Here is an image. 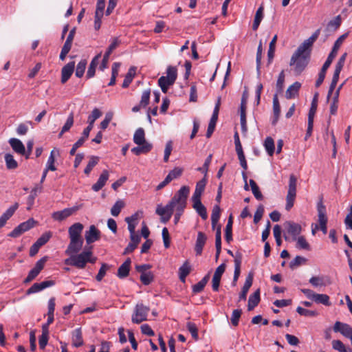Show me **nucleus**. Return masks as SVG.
<instances>
[{"label":"nucleus","instance_id":"f257e3e1","mask_svg":"<svg viewBox=\"0 0 352 352\" xmlns=\"http://www.w3.org/2000/svg\"><path fill=\"white\" fill-rule=\"evenodd\" d=\"M189 193V187L183 186L164 207L161 205L157 206L155 212L161 217V221L162 223H166L170 220L174 210H184L187 205V199Z\"/></svg>","mask_w":352,"mask_h":352},{"label":"nucleus","instance_id":"f03ea898","mask_svg":"<svg viewBox=\"0 0 352 352\" xmlns=\"http://www.w3.org/2000/svg\"><path fill=\"white\" fill-rule=\"evenodd\" d=\"M311 53L309 50L298 46L292 54L289 65L294 67L293 70L296 75H300L305 69L309 63Z\"/></svg>","mask_w":352,"mask_h":352},{"label":"nucleus","instance_id":"7ed1b4c3","mask_svg":"<svg viewBox=\"0 0 352 352\" xmlns=\"http://www.w3.org/2000/svg\"><path fill=\"white\" fill-rule=\"evenodd\" d=\"M89 255L87 250H85L79 254H71L69 256V258L65 260V264L76 267L78 269H84L87 263Z\"/></svg>","mask_w":352,"mask_h":352},{"label":"nucleus","instance_id":"20e7f679","mask_svg":"<svg viewBox=\"0 0 352 352\" xmlns=\"http://www.w3.org/2000/svg\"><path fill=\"white\" fill-rule=\"evenodd\" d=\"M296 184L297 178L293 174L289 176V188L286 197V206L285 209L289 211L294 206V200L296 195Z\"/></svg>","mask_w":352,"mask_h":352},{"label":"nucleus","instance_id":"39448f33","mask_svg":"<svg viewBox=\"0 0 352 352\" xmlns=\"http://www.w3.org/2000/svg\"><path fill=\"white\" fill-rule=\"evenodd\" d=\"M150 311L148 307L142 303L136 305L132 315L131 320L135 324H140L147 320V316Z\"/></svg>","mask_w":352,"mask_h":352},{"label":"nucleus","instance_id":"423d86ee","mask_svg":"<svg viewBox=\"0 0 352 352\" xmlns=\"http://www.w3.org/2000/svg\"><path fill=\"white\" fill-rule=\"evenodd\" d=\"M283 226L285 229V232H284L283 235L285 240H289V237L287 234H290L292 236L293 240H296V236L301 232V226L291 221L285 222Z\"/></svg>","mask_w":352,"mask_h":352},{"label":"nucleus","instance_id":"0eeeda50","mask_svg":"<svg viewBox=\"0 0 352 352\" xmlns=\"http://www.w3.org/2000/svg\"><path fill=\"white\" fill-rule=\"evenodd\" d=\"M348 33H345L342 35H341L334 43L333 47L331 50V52L329 53L327 60L324 62V65L329 67L331 64L332 63L333 60L335 58V57L337 55L338 51L341 46L342 42L347 37Z\"/></svg>","mask_w":352,"mask_h":352},{"label":"nucleus","instance_id":"6e6552de","mask_svg":"<svg viewBox=\"0 0 352 352\" xmlns=\"http://www.w3.org/2000/svg\"><path fill=\"white\" fill-rule=\"evenodd\" d=\"M333 331L340 332L342 336L350 339L352 345V327L349 324L337 321L334 324Z\"/></svg>","mask_w":352,"mask_h":352},{"label":"nucleus","instance_id":"1a4fd4ad","mask_svg":"<svg viewBox=\"0 0 352 352\" xmlns=\"http://www.w3.org/2000/svg\"><path fill=\"white\" fill-rule=\"evenodd\" d=\"M80 206H76L72 208H65L63 210L56 211L52 213V217L56 221H61L69 216L72 215L74 212L78 210Z\"/></svg>","mask_w":352,"mask_h":352},{"label":"nucleus","instance_id":"9d476101","mask_svg":"<svg viewBox=\"0 0 352 352\" xmlns=\"http://www.w3.org/2000/svg\"><path fill=\"white\" fill-rule=\"evenodd\" d=\"M101 116V112L100 111L96 108L94 109L92 112H91V114L88 117V119H87V122H88V126L83 130V132H82V135H84V138H87L89 137V133L90 131H91V129H93V126H94V124L95 122V121L99 118Z\"/></svg>","mask_w":352,"mask_h":352},{"label":"nucleus","instance_id":"9b49d317","mask_svg":"<svg viewBox=\"0 0 352 352\" xmlns=\"http://www.w3.org/2000/svg\"><path fill=\"white\" fill-rule=\"evenodd\" d=\"M83 228L84 226L81 223H75L72 225L68 229L69 240L83 239L81 235Z\"/></svg>","mask_w":352,"mask_h":352},{"label":"nucleus","instance_id":"f8f14e48","mask_svg":"<svg viewBox=\"0 0 352 352\" xmlns=\"http://www.w3.org/2000/svg\"><path fill=\"white\" fill-rule=\"evenodd\" d=\"M85 237L87 243L91 244L100 239V231L94 225H91L89 230L85 232Z\"/></svg>","mask_w":352,"mask_h":352},{"label":"nucleus","instance_id":"ddd939ff","mask_svg":"<svg viewBox=\"0 0 352 352\" xmlns=\"http://www.w3.org/2000/svg\"><path fill=\"white\" fill-rule=\"evenodd\" d=\"M54 285V281L53 280H45L41 283H35L26 291V294L30 295L39 292L47 287L53 286Z\"/></svg>","mask_w":352,"mask_h":352},{"label":"nucleus","instance_id":"4468645a","mask_svg":"<svg viewBox=\"0 0 352 352\" xmlns=\"http://www.w3.org/2000/svg\"><path fill=\"white\" fill-rule=\"evenodd\" d=\"M83 242V239L69 240V243L65 252V254L69 256L78 253L82 248Z\"/></svg>","mask_w":352,"mask_h":352},{"label":"nucleus","instance_id":"2eb2a0df","mask_svg":"<svg viewBox=\"0 0 352 352\" xmlns=\"http://www.w3.org/2000/svg\"><path fill=\"white\" fill-rule=\"evenodd\" d=\"M75 62L72 61L65 65L61 69V83L65 84L74 73Z\"/></svg>","mask_w":352,"mask_h":352},{"label":"nucleus","instance_id":"dca6fc26","mask_svg":"<svg viewBox=\"0 0 352 352\" xmlns=\"http://www.w3.org/2000/svg\"><path fill=\"white\" fill-rule=\"evenodd\" d=\"M109 175L108 170H104L100 175L96 183L92 186L91 189L95 192H98L101 190L105 185L107 181L109 179Z\"/></svg>","mask_w":352,"mask_h":352},{"label":"nucleus","instance_id":"f3484780","mask_svg":"<svg viewBox=\"0 0 352 352\" xmlns=\"http://www.w3.org/2000/svg\"><path fill=\"white\" fill-rule=\"evenodd\" d=\"M207 236L202 232H199L197 234V238L195 243V251L197 255H201L203 251L204 246L206 242Z\"/></svg>","mask_w":352,"mask_h":352},{"label":"nucleus","instance_id":"a211bd4d","mask_svg":"<svg viewBox=\"0 0 352 352\" xmlns=\"http://www.w3.org/2000/svg\"><path fill=\"white\" fill-rule=\"evenodd\" d=\"M19 208V204L15 203L10 206L0 217V228L3 227L7 221L14 214Z\"/></svg>","mask_w":352,"mask_h":352},{"label":"nucleus","instance_id":"6ab92c4d","mask_svg":"<svg viewBox=\"0 0 352 352\" xmlns=\"http://www.w3.org/2000/svg\"><path fill=\"white\" fill-rule=\"evenodd\" d=\"M320 33V30L318 29L316 30L313 34L308 38L307 39L305 40L302 44H300L299 46L302 47L304 49H306L307 50H309L311 52L312 50V45L317 40Z\"/></svg>","mask_w":352,"mask_h":352},{"label":"nucleus","instance_id":"aec40b11","mask_svg":"<svg viewBox=\"0 0 352 352\" xmlns=\"http://www.w3.org/2000/svg\"><path fill=\"white\" fill-rule=\"evenodd\" d=\"M253 282V275L252 274H249L246 277L245 283L242 287V290L239 294V300H246L247 294L251 287Z\"/></svg>","mask_w":352,"mask_h":352},{"label":"nucleus","instance_id":"412c9836","mask_svg":"<svg viewBox=\"0 0 352 352\" xmlns=\"http://www.w3.org/2000/svg\"><path fill=\"white\" fill-rule=\"evenodd\" d=\"M131 261L128 258L119 267L117 276L120 278H124L128 276L130 271Z\"/></svg>","mask_w":352,"mask_h":352},{"label":"nucleus","instance_id":"4be33fe9","mask_svg":"<svg viewBox=\"0 0 352 352\" xmlns=\"http://www.w3.org/2000/svg\"><path fill=\"white\" fill-rule=\"evenodd\" d=\"M9 144L16 153L20 155H24L25 153V148L20 140L11 138L9 140Z\"/></svg>","mask_w":352,"mask_h":352},{"label":"nucleus","instance_id":"5701e85b","mask_svg":"<svg viewBox=\"0 0 352 352\" xmlns=\"http://www.w3.org/2000/svg\"><path fill=\"white\" fill-rule=\"evenodd\" d=\"M234 277L233 282H237L238 278L240 276L241 273V265L242 263V254L240 252H236L235 254L234 258Z\"/></svg>","mask_w":352,"mask_h":352},{"label":"nucleus","instance_id":"b1692460","mask_svg":"<svg viewBox=\"0 0 352 352\" xmlns=\"http://www.w3.org/2000/svg\"><path fill=\"white\" fill-rule=\"evenodd\" d=\"M72 345L75 347H80L83 345L82 334L81 328H77L72 331Z\"/></svg>","mask_w":352,"mask_h":352},{"label":"nucleus","instance_id":"393cba45","mask_svg":"<svg viewBox=\"0 0 352 352\" xmlns=\"http://www.w3.org/2000/svg\"><path fill=\"white\" fill-rule=\"evenodd\" d=\"M206 183V182L204 179L197 183L195 192L192 197V201H201V196L205 189Z\"/></svg>","mask_w":352,"mask_h":352},{"label":"nucleus","instance_id":"a878e982","mask_svg":"<svg viewBox=\"0 0 352 352\" xmlns=\"http://www.w3.org/2000/svg\"><path fill=\"white\" fill-rule=\"evenodd\" d=\"M260 300V290L258 289L249 297L248 304V311L254 309L258 305Z\"/></svg>","mask_w":352,"mask_h":352},{"label":"nucleus","instance_id":"bb28decb","mask_svg":"<svg viewBox=\"0 0 352 352\" xmlns=\"http://www.w3.org/2000/svg\"><path fill=\"white\" fill-rule=\"evenodd\" d=\"M317 211H318L319 225L327 224V217L326 215V207L322 203V201L318 203Z\"/></svg>","mask_w":352,"mask_h":352},{"label":"nucleus","instance_id":"cd10ccee","mask_svg":"<svg viewBox=\"0 0 352 352\" xmlns=\"http://www.w3.org/2000/svg\"><path fill=\"white\" fill-rule=\"evenodd\" d=\"M301 84L299 82H295L292 85H290L285 93V96L287 99H291L295 98L300 89Z\"/></svg>","mask_w":352,"mask_h":352},{"label":"nucleus","instance_id":"c85d7f7f","mask_svg":"<svg viewBox=\"0 0 352 352\" xmlns=\"http://www.w3.org/2000/svg\"><path fill=\"white\" fill-rule=\"evenodd\" d=\"M58 155L59 151L58 149L54 148L53 149L50 155L48 157L47 162L46 163L45 168L46 170H51V171H55L56 170V167L55 166V154Z\"/></svg>","mask_w":352,"mask_h":352},{"label":"nucleus","instance_id":"c756f323","mask_svg":"<svg viewBox=\"0 0 352 352\" xmlns=\"http://www.w3.org/2000/svg\"><path fill=\"white\" fill-rule=\"evenodd\" d=\"M341 71H342V69L335 67L334 73L333 75V78L331 80V85L329 86L328 94H327V100L329 99L330 96L332 95V94L336 87V85L339 80V76H340V74Z\"/></svg>","mask_w":352,"mask_h":352},{"label":"nucleus","instance_id":"7c9ffc66","mask_svg":"<svg viewBox=\"0 0 352 352\" xmlns=\"http://www.w3.org/2000/svg\"><path fill=\"white\" fill-rule=\"evenodd\" d=\"M133 142L138 145H144V144L148 143L145 140V133L142 128L138 129L133 135Z\"/></svg>","mask_w":352,"mask_h":352},{"label":"nucleus","instance_id":"2f4dec72","mask_svg":"<svg viewBox=\"0 0 352 352\" xmlns=\"http://www.w3.org/2000/svg\"><path fill=\"white\" fill-rule=\"evenodd\" d=\"M191 267L188 261H186L179 268V278L182 283H185L186 276L190 273Z\"/></svg>","mask_w":352,"mask_h":352},{"label":"nucleus","instance_id":"473e14b6","mask_svg":"<svg viewBox=\"0 0 352 352\" xmlns=\"http://www.w3.org/2000/svg\"><path fill=\"white\" fill-rule=\"evenodd\" d=\"M192 207L196 212L200 215L202 219L206 220L208 218V214L206 207L202 204L201 201H192Z\"/></svg>","mask_w":352,"mask_h":352},{"label":"nucleus","instance_id":"72a5a7b5","mask_svg":"<svg viewBox=\"0 0 352 352\" xmlns=\"http://www.w3.org/2000/svg\"><path fill=\"white\" fill-rule=\"evenodd\" d=\"M153 148V145L151 143H146L144 145H138L131 149V152L135 155H140L142 153H148Z\"/></svg>","mask_w":352,"mask_h":352},{"label":"nucleus","instance_id":"f704fd0d","mask_svg":"<svg viewBox=\"0 0 352 352\" xmlns=\"http://www.w3.org/2000/svg\"><path fill=\"white\" fill-rule=\"evenodd\" d=\"M210 278V274H207L199 282L192 286V292L195 294L202 292Z\"/></svg>","mask_w":352,"mask_h":352},{"label":"nucleus","instance_id":"c9c22d12","mask_svg":"<svg viewBox=\"0 0 352 352\" xmlns=\"http://www.w3.org/2000/svg\"><path fill=\"white\" fill-rule=\"evenodd\" d=\"M263 11H264V8H263V5H261L257 9L255 16H254V22H253V25H252L253 30H256L258 28L260 23L263 18Z\"/></svg>","mask_w":352,"mask_h":352},{"label":"nucleus","instance_id":"e433bc0d","mask_svg":"<svg viewBox=\"0 0 352 352\" xmlns=\"http://www.w3.org/2000/svg\"><path fill=\"white\" fill-rule=\"evenodd\" d=\"M232 216L230 215L225 229V239L228 243H230L232 241Z\"/></svg>","mask_w":352,"mask_h":352},{"label":"nucleus","instance_id":"4c0bfd02","mask_svg":"<svg viewBox=\"0 0 352 352\" xmlns=\"http://www.w3.org/2000/svg\"><path fill=\"white\" fill-rule=\"evenodd\" d=\"M136 73V67H131L126 74L124 81L122 82V87L126 88L129 86L131 82L133 80V78H134Z\"/></svg>","mask_w":352,"mask_h":352},{"label":"nucleus","instance_id":"58836bf2","mask_svg":"<svg viewBox=\"0 0 352 352\" xmlns=\"http://www.w3.org/2000/svg\"><path fill=\"white\" fill-rule=\"evenodd\" d=\"M170 80H171L170 78H167L164 76H162L159 78L158 85L163 93L166 94L168 89L169 86L175 83V81Z\"/></svg>","mask_w":352,"mask_h":352},{"label":"nucleus","instance_id":"ea45409f","mask_svg":"<svg viewBox=\"0 0 352 352\" xmlns=\"http://www.w3.org/2000/svg\"><path fill=\"white\" fill-rule=\"evenodd\" d=\"M273 112L274 120H273L272 124H275L280 113V107L277 94H275L273 98Z\"/></svg>","mask_w":352,"mask_h":352},{"label":"nucleus","instance_id":"a19ab883","mask_svg":"<svg viewBox=\"0 0 352 352\" xmlns=\"http://www.w3.org/2000/svg\"><path fill=\"white\" fill-rule=\"evenodd\" d=\"M342 19L340 15H338L333 19L331 20L327 26V30L329 32L336 31L341 25Z\"/></svg>","mask_w":352,"mask_h":352},{"label":"nucleus","instance_id":"79ce46f5","mask_svg":"<svg viewBox=\"0 0 352 352\" xmlns=\"http://www.w3.org/2000/svg\"><path fill=\"white\" fill-rule=\"evenodd\" d=\"M313 301L318 304H322L325 306L331 305V302L329 301V296L327 294L316 293Z\"/></svg>","mask_w":352,"mask_h":352},{"label":"nucleus","instance_id":"37998d69","mask_svg":"<svg viewBox=\"0 0 352 352\" xmlns=\"http://www.w3.org/2000/svg\"><path fill=\"white\" fill-rule=\"evenodd\" d=\"M41 189H42L41 186H39V187L36 186L31 190L30 195L28 196V201H27V203L28 205L27 209L28 210H30L32 208V207L34 203L35 197L37 196V192H41Z\"/></svg>","mask_w":352,"mask_h":352},{"label":"nucleus","instance_id":"c03bdc74","mask_svg":"<svg viewBox=\"0 0 352 352\" xmlns=\"http://www.w3.org/2000/svg\"><path fill=\"white\" fill-rule=\"evenodd\" d=\"M6 168L9 170L16 169L18 167L17 162L10 153H6L4 156Z\"/></svg>","mask_w":352,"mask_h":352},{"label":"nucleus","instance_id":"a18cd8bd","mask_svg":"<svg viewBox=\"0 0 352 352\" xmlns=\"http://www.w3.org/2000/svg\"><path fill=\"white\" fill-rule=\"evenodd\" d=\"M264 147L270 156H272L274 153V142L271 137H267L264 142Z\"/></svg>","mask_w":352,"mask_h":352},{"label":"nucleus","instance_id":"49530a36","mask_svg":"<svg viewBox=\"0 0 352 352\" xmlns=\"http://www.w3.org/2000/svg\"><path fill=\"white\" fill-rule=\"evenodd\" d=\"M124 207V202L122 200H118L111 209V214L113 217H117L120 213L122 209Z\"/></svg>","mask_w":352,"mask_h":352},{"label":"nucleus","instance_id":"de8ad7c7","mask_svg":"<svg viewBox=\"0 0 352 352\" xmlns=\"http://www.w3.org/2000/svg\"><path fill=\"white\" fill-rule=\"evenodd\" d=\"M99 160H100V159L98 156H91L90 160L88 162V164L87 165V166L85 167V168L84 170L85 174H86L87 175H89V173L92 170L93 168L96 164H98V163L99 162Z\"/></svg>","mask_w":352,"mask_h":352},{"label":"nucleus","instance_id":"09e8293b","mask_svg":"<svg viewBox=\"0 0 352 352\" xmlns=\"http://www.w3.org/2000/svg\"><path fill=\"white\" fill-rule=\"evenodd\" d=\"M250 185L251 186L252 193H253L254 196L255 197V198L257 200H262L263 198V196L261 192L260 191L259 187L258 186V185L256 184L255 181L253 179H250Z\"/></svg>","mask_w":352,"mask_h":352},{"label":"nucleus","instance_id":"8fccbe9b","mask_svg":"<svg viewBox=\"0 0 352 352\" xmlns=\"http://www.w3.org/2000/svg\"><path fill=\"white\" fill-rule=\"evenodd\" d=\"M220 207L218 205H216L213 207L212 214H211V222L212 226L214 228L216 224L219 221L220 218Z\"/></svg>","mask_w":352,"mask_h":352},{"label":"nucleus","instance_id":"3c124183","mask_svg":"<svg viewBox=\"0 0 352 352\" xmlns=\"http://www.w3.org/2000/svg\"><path fill=\"white\" fill-rule=\"evenodd\" d=\"M87 62L85 59L81 60L77 65L76 71H75V75L78 78H81L85 71L86 66H87Z\"/></svg>","mask_w":352,"mask_h":352},{"label":"nucleus","instance_id":"603ef678","mask_svg":"<svg viewBox=\"0 0 352 352\" xmlns=\"http://www.w3.org/2000/svg\"><path fill=\"white\" fill-rule=\"evenodd\" d=\"M261 58H262V42L261 41L259 43V45L258 46V48H257L256 58V72H257L258 76H259L261 75Z\"/></svg>","mask_w":352,"mask_h":352},{"label":"nucleus","instance_id":"864d4df0","mask_svg":"<svg viewBox=\"0 0 352 352\" xmlns=\"http://www.w3.org/2000/svg\"><path fill=\"white\" fill-rule=\"evenodd\" d=\"M329 67L327 66L326 65L323 64L319 74H318V79L316 80V87H319L322 83L323 82L324 78H325V76H326V72H327V70L328 69Z\"/></svg>","mask_w":352,"mask_h":352},{"label":"nucleus","instance_id":"5fc2aeb1","mask_svg":"<svg viewBox=\"0 0 352 352\" xmlns=\"http://www.w3.org/2000/svg\"><path fill=\"white\" fill-rule=\"evenodd\" d=\"M318 94L316 93L314 95V97L312 100L311 108L309 109V114H308V118H309V119L312 118L314 120V116L316 114L317 106H318Z\"/></svg>","mask_w":352,"mask_h":352},{"label":"nucleus","instance_id":"6e6d98bb","mask_svg":"<svg viewBox=\"0 0 352 352\" xmlns=\"http://www.w3.org/2000/svg\"><path fill=\"white\" fill-rule=\"evenodd\" d=\"M154 279V276L152 272H148L142 273L140 275V280L144 285H148Z\"/></svg>","mask_w":352,"mask_h":352},{"label":"nucleus","instance_id":"4d7b16f0","mask_svg":"<svg viewBox=\"0 0 352 352\" xmlns=\"http://www.w3.org/2000/svg\"><path fill=\"white\" fill-rule=\"evenodd\" d=\"M36 223V222L34 221V219L30 218L28 221L20 223L19 226L20 228L22 230V231L25 232L32 228L35 226Z\"/></svg>","mask_w":352,"mask_h":352},{"label":"nucleus","instance_id":"13d9d810","mask_svg":"<svg viewBox=\"0 0 352 352\" xmlns=\"http://www.w3.org/2000/svg\"><path fill=\"white\" fill-rule=\"evenodd\" d=\"M187 329L188 331L191 333L192 337L195 340H197L199 338L198 336V329L197 325L193 322H188L186 324Z\"/></svg>","mask_w":352,"mask_h":352},{"label":"nucleus","instance_id":"bf43d9fd","mask_svg":"<svg viewBox=\"0 0 352 352\" xmlns=\"http://www.w3.org/2000/svg\"><path fill=\"white\" fill-rule=\"evenodd\" d=\"M52 236L50 232L43 234L35 242L40 248L48 242Z\"/></svg>","mask_w":352,"mask_h":352},{"label":"nucleus","instance_id":"052dcab7","mask_svg":"<svg viewBox=\"0 0 352 352\" xmlns=\"http://www.w3.org/2000/svg\"><path fill=\"white\" fill-rule=\"evenodd\" d=\"M296 248L306 250H310V245L303 236H300L297 239Z\"/></svg>","mask_w":352,"mask_h":352},{"label":"nucleus","instance_id":"680f3d73","mask_svg":"<svg viewBox=\"0 0 352 352\" xmlns=\"http://www.w3.org/2000/svg\"><path fill=\"white\" fill-rule=\"evenodd\" d=\"M165 77L170 78L171 80L170 81L173 80L175 82L177 77V68L173 66H168L166 69V76Z\"/></svg>","mask_w":352,"mask_h":352},{"label":"nucleus","instance_id":"e2e57ef3","mask_svg":"<svg viewBox=\"0 0 352 352\" xmlns=\"http://www.w3.org/2000/svg\"><path fill=\"white\" fill-rule=\"evenodd\" d=\"M296 311L301 316L314 317L318 316V312L314 310H309L301 307H298Z\"/></svg>","mask_w":352,"mask_h":352},{"label":"nucleus","instance_id":"0e129e2a","mask_svg":"<svg viewBox=\"0 0 352 352\" xmlns=\"http://www.w3.org/2000/svg\"><path fill=\"white\" fill-rule=\"evenodd\" d=\"M307 259L302 256H296L294 260H292L289 263V267L291 269H294L296 267L300 266L302 263H306Z\"/></svg>","mask_w":352,"mask_h":352},{"label":"nucleus","instance_id":"69168bd1","mask_svg":"<svg viewBox=\"0 0 352 352\" xmlns=\"http://www.w3.org/2000/svg\"><path fill=\"white\" fill-rule=\"evenodd\" d=\"M242 314L241 309H234L232 311L231 316V323L233 326L236 327L239 324V321Z\"/></svg>","mask_w":352,"mask_h":352},{"label":"nucleus","instance_id":"338daca9","mask_svg":"<svg viewBox=\"0 0 352 352\" xmlns=\"http://www.w3.org/2000/svg\"><path fill=\"white\" fill-rule=\"evenodd\" d=\"M150 94H151V89L145 90L142 95L141 100L140 102V106L142 107H146L148 103L150 100Z\"/></svg>","mask_w":352,"mask_h":352},{"label":"nucleus","instance_id":"774afa93","mask_svg":"<svg viewBox=\"0 0 352 352\" xmlns=\"http://www.w3.org/2000/svg\"><path fill=\"white\" fill-rule=\"evenodd\" d=\"M183 173V169L180 167H175L169 172L167 177H169L170 182L176 178L179 177Z\"/></svg>","mask_w":352,"mask_h":352}]
</instances>
